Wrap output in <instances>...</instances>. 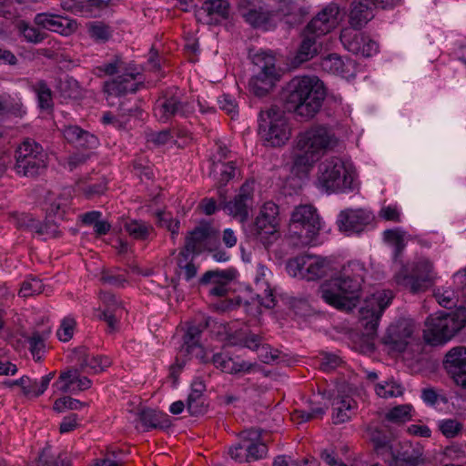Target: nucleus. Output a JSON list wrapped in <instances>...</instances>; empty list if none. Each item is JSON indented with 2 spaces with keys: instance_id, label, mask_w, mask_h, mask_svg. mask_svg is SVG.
<instances>
[{
  "instance_id": "nucleus-31",
  "label": "nucleus",
  "mask_w": 466,
  "mask_h": 466,
  "mask_svg": "<svg viewBox=\"0 0 466 466\" xmlns=\"http://www.w3.org/2000/svg\"><path fill=\"white\" fill-rule=\"evenodd\" d=\"M270 276L269 269L264 265L258 264L255 275V286L257 290V298L258 302L268 308L275 306V299L271 289H269L268 277Z\"/></svg>"
},
{
  "instance_id": "nucleus-51",
  "label": "nucleus",
  "mask_w": 466,
  "mask_h": 466,
  "mask_svg": "<svg viewBox=\"0 0 466 466\" xmlns=\"http://www.w3.org/2000/svg\"><path fill=\"white\" fill-rule=\"evenodd\" d=\"M70 461L65 455L56 458L49 448L44 449L39 455L37 466H69Z\"/></svg>"
},
{
  "instance_id": "nucleus-16",
  "label": "nucleus",
  "mask_w": 466,
  "mask_h": 466,
  "mask_svg": "<svg viewBox=\"0 0 466 466\" xmlns=\"http://www.w3.org/2000/svg\"><path fill=\"white\" fill-rule=\"evenodd\" d=\"M254 198V183L253 181H246L239 188L235 198L226 202L223 208L227 213L244 224L248 221L249 211L252 208Z\"/></svg>"
},
{
  "instance_id": "nucleus-3",
  "label": "nucleus",
  "mask_w": 466,
  "mask_h": 466,
  "mask_svg": "<svg viewBox=\"0 0 466 466\" xmlns=\"http://www.w3.org/2000/svg\"><path fill=\"white\" fill-rule=\"evenodd\" d=\"M287 104L298 116L312 118L320 109L326 96L323 83L315 76L292 78L287 86Z\"/></svg>"
},
{
  "instance_id": "nucleus-34",
  "label": "nucleus",
  "mask_w": 466,
  "mask_h": 466,
  "mask_svg": "<svg viewBox=\"0 0 466 466\" xmlns=\"http://www.w3.org/2000/svg\"><path fill=\"white\" fill-rule=\"evenodd\" d=\"M237 167L233 161L222 162L218 160L213 163L212 175L218 185V193L219 198L223 200L226 199L227 192L223 187L232 179L236 175Z\"/></svg>"
},
{
  "instance_id": "nucleus-5",
  "label": "nucleus",
  "mask_w": 466,
  "mask_h": 466,
  "mask_svg": "<svg viewBox=\"0 0 466 466\" xmlns=\"http://www.w3.org/2000/svg\"><path fill=\"white\" fill-rule=\"evenodd\" d=\"M324 228V221L318 209L310 204L296 206L290 213L288 225L289 238L303 246L318 244L319 235Z\"/></svg>"
},
{
  "instance_id": "nucleus-20",
  "label": "nucleus",
  "mask_w": 466,
  "mask_h": 466,
  "mask_svg": "<svg viewBox=\"0 0 466 466\" xmlns=\"http://www.w3.org/2000/svg\"><path fill=\"white\" fill-rule=\"evenodd\" d=\"M342 18L339 6L329 4L309 23L307 32L317 37L327 35L339 25Z\"/></svg>"
},
{
  "instance_id": "nucleus-24",
  "label": "nucleus",
  "mask_w": 466,
  "mask_h": 466,
  "mask_svg": "<svg viewBox=\"0 0 466 466\" xmlns=\"http://www.w3.org/2000/svg\"><path fill=\"white\" fill-rule=\"evenodd\" d=\"M91 380L82 376L77 370H68L60 373L53 384L55 391L76 394L91 387Z\"/></svg>"
},
{
  "instance_id": "nucleus-23",
  "label": "nucleus",
  "mask_w": 466,
  "mask_h": 466,
  "mask_svg": "<svg viewBox=\"0 0 466 466\" xmlns=\"http://www.w3.org/2000/svg\"><path fill=\"white\" fill-rule=\"evenodd\" d=\"M444 366L455 383L466 389V348L461 346L450 350Z\"/></svg>"
},
{
  "instance_id": "nucleus-43",
  "label": "nucleus",
  "mask_w": 466,
  "mask_h": 466,
  "mask_svg": "<svg viewBox=\"0 0 466 466\" xmlns=\"http://www.w3.org/2000/svg\"><path fill=\"white\" fill-rule=\"evenodd\" d=\"M127 233L136 240H146L153 231V227L142 220H127L123 225Z\"/></svg>"
},
{
  "instance_id": "nucleus-13",
  "label": "nucleus",
  "mask_w": 466,
  "mask_h": 466,
  "mask_svg": "<svg viewBox=\"0 0 466 466\" xmlns=\"http://www.w3.org/2000/svg\"><path fill=\"white\" fill-rule=\"evenodd\" d=\"M286 268L294 278L315 280L328 275L330 262L324 258L304 254L289 259Z\"/></svg>"
},
{
  "instance_id": "nucleus-47",
  "label": "nucleus",
  "mask_w": 466,
  "mask_h": 466,
  "mask_svg": "<svg viewBox=\"0 0 466 466\" xmlns=\"http://www.w3.org/2000/svg\"><path fill=\"white\" fill-rule=\"evenodd\" d=\"M47 334H41L39 332H34L28 337L27 341L29 344V350L35 361L42 360L46 350V339Z\"/></svg>"
},
{
  "instance_id": "nucleus-46",
  "label": "nucleus",
  "mask_w": 466,
  "mask_h": 466,
  "mask_svg": "<svg viewBox=\"0 0 466 466\" xmlns=\"http://www.w3.org/2000/svg\"><path fill=\"white\" fill-rule=\"evenodd\" d=\"M55 377V372L52 371L43 376L40 380H33L28 378V384L25 386V395L31 397H38L42 395L49 386L50 381Z\"/></svg>"
},
{
  "instance_id": "nucleus-6",
  "label": "nucleus",
  "mask_w": 466,
  "mask_h": 466,
  "mask_svg": "<svg viewBox=\"0 0 466 466\" xmlns=\"http://www.w3.org/2000/svg\"><path fill=\"white\" fill-rule=\"evenodd\" d=\"M466 324V309L441 311L429 316L425 321L423 339L430 345H441L449 341Z\"/></svg>"
},
{
  "instance_id": "nucleus-7",
  "label": "nucleus",
  "mask_w": 466,
  "mask_h": 466,
  "mask_svg": "<svg viewBox=\"0 0 466 466\" xmlns=\"http://www.w3.org/2000/svg\"><path fill=\"white\" fill-rule=\"evenodd\" d=\"M252 76L248 89L256 96L268 94L280 80L282 70L276 65V58L270 52L258 51L252 56Z\"/></svg>"
},
{
  "instance_id": "nucleus-28",
  "label": "nucleus",
  "mask_w": 466,
  "mask_h": 466,
  "mask_svg": "<svg viewBox=\"0 0 466 466\" xmlns=\"http://www.w3.org/2000/svg\"><path fill=\"white\" fill-rule=\"evenodd\" d=\"M332 419L334 423H343L349 420L357 410V402L346 393L343 388L338 390V393L332 399Z\"/></svg>"
},
{
  "instance_id": "nucleus-50",
  "label": "nucleus",
  "mask_w": 466,
  "mask_h": 466,
  "mask_svg": "<svg viewBox=\"0 0 466 466\" xmlns=\"http://www.w3.org/2000/svg\"><path fill=\"white\" fill-rule=\"evenodd\" d=\"M297 0H266L264 5L270 7V10L277 14V19L288 15L296 5Z\"/></svg>"
},
{
  "instance_id": "nucleus-58",
  "label": "nucleus",
  "mask_w": 466,
  "mask_h": 466,
  "mask_svg": "<svg viewBox=\"0 0 466 466\" xmlns=\"http://www.w3.org/2000/svg\"><path fill=\"white\" fill-rule=\"evenodd\" d=\"M246 440L244 436V431L240 433L239 441L238 443L232 445L228 450V454L237 462H248V449L244 448V441Z\"/></svg>"
},
{
  "instance_id": "nucleus-54",
  "label": "nucleus",
  "mask_w": 466,
  "mask_h": 466,
  "mask_svg": "<svg viewBox=\"0 0 466 466\" xmlns=\"http://www.w3.org/2000/svg\"><path fill=\"white\" fill-rule=\"evenodd\" d=\"M76 321L71 316L65 317L56 331V336L60 341H69L74 335Z\"/></svg>"
},
{
  "instance_id": "nucleus-57",
  "label": "nucleus",
  "mask_w": 466,
  "mask_h": 466,
  "mask_svg": "<svg viewBox=\"0 0 466 466\" xmlns=\"http://www.w3.org/2000/svg\"><path fill=\"white\" fill-rule=\"evenodd\" d=\"M326 412V409L320 406L310 409L309 411L296 410L292 415L291 419L297 423L309 421L313 419L321 418Z\"/></svg>"
},
{
  "instance_id": "nucleus-29",
  "label": "nucleus",
  "mask_w": 466,
  "mask_h": 466,
  "mask_svg": "<svg viewBox=\"0 0 466 466\" xmlns=\"http://www.w3.org/2000/svg\"><path fill=\"white\" fill-rule=\"evenodd\" d=\"M132 422L136 428L148 431L150 429H165L171 425L169 416L167 413L154 410H139L134 414Z\"/></svg>"
},
{
  "instance_id": "nucleus-30",
  "label": "nucleus",
  "mask_w": 466,
  "mask_h": 466,
  "mask_svg": "<svg viewBox=\"0 0 466 466\" xmlns=\"http://www.w3.org/2000/svg\"><path fill=\"white\" fill-rule=\"evenodd\" d=\"M236 273L235 269L207 271L200 279V282L208 284L214 280L213 286L208 290L209 294L224 297L228 292L227 284L236 278Z\"/></svg>"
},
{
  "instance_id": "nucleus-22",
  "label": "nucleus",
  "mask_w": 466,
  "mask_h": 466,
  "mask_svg": "<svg viewBox=\"0 0 466 466\" xmlns=\"http://www.w3.org/2000/svg\"><path fill=\"white\" fill-rule=\"evenodd\" d=\"M372 214L364 208L342 210L337 219L340 231L347 235L360 233L364 230L372 220Z\"/></svg>"
},
{
  "instance_id": "nucleus-63",
  "label": "nucleus",
  "mask_w": 466,
  "mask_h": 466,
  "mask_svg": "<svg viewBox=\"0 0 466 466\" xmlns=\"http://www.w3.org/2000/svg\"><path fill=\"white\" fill-rule=\"evenodd\" d=\"M84 404L80 402L78 400L73 399L71 397L66 396L60 399H57L54 403V410L57 412H63L66 410H80Z\"/></svg>"
},
{
  "instance_id": "nucleus-44",
  "label": "nucleus",
  "mask_w": 466,
  "mask_h": 466,
  "mask_svg": "<svg viewBox=\"0 0 466 466\" xmlns=\"http://www.w3.org/2000/svg\"><path fill=\"white\" fill-rule=\"evenodd\" d=\"M374 390L380 398H397L403 394L404 388L394 379H389L377 383Z\"/></svg>"
},
{
  "instance_id": "nucleus-17",
  "label": "nucleus",
  "mask_w": 466,
  "mask_h": 466,
  "mask_svg": "<svg viewBox=\"0 0 466 466\" xmlns=\"http://www.w3.org/2000/svg\"><path fill=\"white\" fill-rule=\"evenodd\" d=\"M400 0H355L350 15L351 29L357 31L374 16L377 7L387 8L397 5Z\"/></svg>"
},
{
  "instance_id": "nucleus-55",
  "label": "nucleus",
  "mask_w": 466,
  "mask_h": 466,
  "mask_svg": "<svg viewBox=\"0 0 466 466\" xmlns=\"http://www.w3.org/2000/svg\"><path fill=\"white\" fill-rule=\"evenodd\" d=\"M44 291V285L40 279L36 278H28L25 279L19 289V295L26 298L40 294Z\"/></svg>"
},
{
  "instance_id": "nucleus-25",
  "label": "nucleus",
  "mask_w": 466,
  "mask_h": 466,
  "mask_svg": "<svg viewBox=\"0 0 466 466\" xmlns=\"http://www.w3.org/2000/svg\"><path fill=\"white\" fill-rule=\"evenodd\" d=\"M228 13V0H205L197 9L196 17L202 24L211 25L227 18Z\"/></svg>"
},
{
  "instance_id": "nucleus-38",
  "label": "nucleus",
  "mask_w": 466,
  "mask_h": 466,
  "mask_svg": "<svg viewBox=\"0 0 466 466\" xmlns=\"http://www.w3.org/2000/svg\"><path fill=\"white\" fill-rule=\"evenodd\" d=\"M77 354L81 368L87 371L101 372L111 365L108 357L90 354L85 349H79Z\"/></svg>"
},
{
  "instance_id": "nucleus-41",
  "label": "nucleus",
  "mask_w": 466,
  "mask_h": 466,
  "mask_svg": "<svg viewBox=\"0 0 466 466\" xmlns=\"http://www.w3.org/2000/svg\"><path fill=\"white\" fill-rule=\"evenodd\" d=\"M385 241L393 247L394 258L397 259L410 239L408 233L401 228L387 229L383 232Z\"/></svg>"
},
{
  "instance_id": "nucleus-8",
  "label": "nucleus",
  "mask_w": 466,
  "mask_h": 466,
  "mask_svg": "<svg viewBox=\"0 0 466 466\" xmlns=\"http://www.w3.org/2000/svg\"><path fill=\"white\" fill-rule=\"evenodd\" d=\"M96 70L101 76L117 75L116 78L105 83L104 89L108 96H120L136 92L140 84L139 71L131 66H126L118 57L97 66Z\"/></svg>"
},
{
  "instance_id": "nucleus-35",
  "label": "nucleus",
  "mask_w": 466,
  "mask_h": 466,
  "mask_svg": "<svg viewBox=\"0 0 466 466\" xmlns=\"http://www.w3.org/2000/svg\"><path fill=\"white\" fill-rule=\"evenodd\" d=\"M212 362L216 368L228 374H237L239 372H249L254 364L241 360L237 361L231 357L224 353H217L213 355Z\"/></svg>"
},
{
  "instance_id": "nucleus-36",
  "label": "nucleus",
  "mask_w": 466,
  "mask_h": 466,
  "mask_svg": "<svg viewBox=\"0 0 466 466\" xmlns=\"http://www.w3.org/2000/svg\"><path fill=\"white\" fill-rule=\"evenodd\" d=\"M201 331L197 326H189L184 336L183 344L179 350L180 356L202 358V348L199 343Z\"/></svg>"
},
{
  "instance_id": "nucleus-42",
  "label": "nucleus",
  "mask_w": 466,
  "mask_h": 466,
  "mask_svg": "<svg viewBox=\"0 0 466 466\" xmlns=\"http://www.w3.org/2000/svg\"><path fill=\"white\" fill-rule=\"evenodd\" d=\"M318 38L319 37L316 35L309 34L306 31V36L303 39L296 56V60L299 63L306 62L318 54L321 46L320 43L318 42Z\"/></svg>"
},
{
  "instance_id": "nucleus-33",
  "label": "nucleus",
  "mask_w": 466,
  "mask_h": 466,
  "mask_svg": "<svg viewBox=\"0 0 466 466\" xmlns=\"http://www.w3.org/2000/svg\"><path fill=\"white\" fill-rule=\"evenodd\" d=\"M62 133L67 142L78 147L93 148L98 145L96 137L78 126H64Z\"/></svg>"
},
{
  "instance_id": "nucleus-1",
  "label": "nucleus",
  "mask_w": 466,
  "mask_h": 466,
  "mask_svg": "<svg viewBox=\"0 0 466 466\" xmlns=\"http://www.w3.org/2000/svg\"><path fill=\"white\" fill-rule=\"evenodd\" d=\"M338 144L339 138L329 126L317 124L300 131L291 147V171L299 177L307 176Z\"/></svg>"
},
{
  "instance_id": "nucleus-11",
  "label": "nucleus",
  "mask_w": 466,
  "mask_h": 466,
  "mask_svg": "<svg viewBox=\"0 0 466 466\" xmlns=\"http://www.w3.org/2000/svg\"><path fill=\"white\" fill-rule=\"evenodd\" d=\"M15 170L23 177H35L46 167V153L33 139H25L15 152Z\"/></svg>"
},
{
  "instance_id": "nucleus-56",
  "label": "nucleus",
  "mask_w": 466,
  "mask_h": 466,
  "mask_svg": "<svg viewBox=\"0 0 466 466\" xmlns=\"http://www.w3.org/2000/svg\"><path fill=\"white\" fill-rule=\"evenodd\" d=\"M187 409L193 416H198L205 411L204 400L200 397L199 390H191L187 397Z\"/></svg>"
},
{
  "instance_id": "nucleus-18",
  "label": "nucleus",
  "mask_w": 466,
  "mask_h": 466,
  "mask_svg": "<svg viewBox=\"0 0 466 466\" xmlns=\"http://www.w3.org/2000/svg\"><path fill=\"white\" fill-rule=\"evenodd\" d=\"M415 325L412 320L400 319L391 324L383 337V343L393 351L402 352L412 339Z\"/></svg>"
},
{
  "instance_id": "nucleus-37",
  "label": "nucleus",
  "mask_w": 466,
  "mask_h": 466,
  "mask_svg": "<svg viewBox=\"0 0 466 466\" xmlns=\"http://www.w3.org/2000/svg\"><path fill=\"white\" fill-rule=\"evenodd\" d=\"M244 448L248 449V461H255L263 459L268 452L267 446L260 441V433L256 430L244 431Z\"/></svg>"
},
{
  "instance_id": "nucleus-2",
  "label": "nucleus",
  "mask_w": 466,
  "mask_h": 466,
  "mask_svg": "<svg viewBox=\"0 0 466 466\" xmlns=\"http://www.w3.org/2000/svg\"><path fill=\"white\" fill-rule=\"evenodd\" d=\"M365 274L366 269L362 263L349 262L320 286L321 298L338 309L351 310L360 298Z\"/></svg>"
},
{
  "instance_id": "nucleus-14",
  "label": "nucleus",
  "mask_w": 466,
  "mask_h": 466,
  "mask_svg": "<svg viewBox=\"0 0 466 466\" xmlns=\"http://www.w3.org/2000/svg\"><path fill=\"white\" fill-rule=\"evenodd\" d=\"M436 278L432 263L425 258H419L410 275L397 277L398 283L408 288L412 293L426 290Z\"/></svg>"
},
{
  "instance_id": "nucleus-40",
  "label": "nucleus",
  "mask_w": 466,
  "mask_h": 466,
  "mask_svg": "<svg viewBox=\"0 0 466 466\" xmlns=\"http://www.w3.org/2000/svg\"><path fill=\"white\" fill-rule=\"evenodd\" d=\"M376 450L379 453L381 454H383V450L389 451L390 454V459L385 458V460L390 463V466H418L420 463L418 457L409 455L407 452L395 453L393 451L392 446L389 445L387 442L378 441L376 443Z\"/></svg>"
},
{
  "instance_id": "nucleus-9",
  "label": "nucleus",
  "mask_w": 466,
  "mask_h": 466,
  "mask_svg": "<svg viewBox=\"0 0 466 466\" xmlns=\"http://www.w3.org/2000/svg\"><path fill=\"white\" fill-rule=\"evenodd\" d=\"M258 134L267 146L280 147L290 139L292 127L284 111L270 107L259 114Z\"/></svg>"
},
{
  "instance_id": "nucleus-12",
  "label": "nucleus",
  "mask_w": 466,
  "mask_h": 466,
  "mask_svg": "<svg viewBox=\"0 0 466 466\" xmlns=\"http://www.w3.org/2000/svg\"><path fill=\"white\" fill-rule=\"evenodd\" d=\"M394 294L390 289H378L369 295L360 309V322L367 336L376 334L384 310L391 304Z\"/></svg>"
},
{
  "instance_id": "nucleus-39",
  "label": "nucleus",
  "mask_w": 466,
  "mask_h": 466,
  "mask_svg": "<svg viewBox=\"0 0 466 466\" xmlns=\"http://www.w3.org/2000/svg\"><path fill=\"white\" fill-rule=\"evenodd\" d=\"M210 237V228L208 227H199L189 233L186 238V250L184 252L200 253L208 244Z\"/></svg>"
},
{
  "instance_id": "nucleus-10",
  "label": "nucleus",
  "mask_w": 466,
  "mask_h": 466,
  "mask_svg": "<svg viewBox=\"0 0 466 466\" xmlns=\"http://www.w3.org/2000/svg\"><path fill=\"white\" fill-rule=\"evenodd\" d=\"M279 220L278 205L268 201L260 207L254 220L247 226V234L263 245H268L279 236Z\"/></svg>"
},
{
  "instance_id": "nucleus-59",
  "label": "nucleus",
  "mask_w": 466,
  "mask_h": 466,
  "mask_svg": "<svg viewBox=\"0 0 466 466\" xmlns=\"http://www.w3.org/2000/svg\"><path fill=\"white\" fill-rule=\"evenodd\" d=\"M157 217L158 226L170 231L173 238L178 234L179 221L174 219L170 214L158 211L157 212Z\"/></svg>"
},
{
  "instance_id": "nucleus-15",
  "label": "nucleus",
  "mask_w": 466,
  "mask_h": 466,
  "mask_svg": "<svg viewBox=\"0 0 466 466\" xmlns=\"http://www.w3.org/2000/svg\"><path fill=\"white\" fill-rule=\"evenodd\" d=\"M261 0H239L238 11L244 20L253 27L269 29L277 24V14L265 10Z\"/></svg>"
},
{
  "instance_id": "nucleus-45",
  "label": "nucleus",
  "mask_w": 466,
  "mask_h": 466,
  "mask_svg": "<svg viewBox=\"0 0 466 466\" xmlns=\"http://www.w3.org/2000/svg\"><path fill=\"white\" fill-rule=\"evenodd\" d=\"M22 226L35 231L39 236H46V238L56 237L57 234V227L55 223H41L35 220L34 218L25 216Z\"/></svg>"
},
{
  "instance_id": "nucleus-53",
  "label": "nucleus",
  "mask_w": 466,
  "mask_h": 466,
  "mask_svg": "<svg viewBox=\"0 0 466 466\" xmlns=\"http://www.w3.org/2000/svg\"><path fill=\"white\" fill-rule=\"evenodd\" d=\"M38 103L41 108L49 109L53 106L52 92L44 81H37L34 85Z\"/></svg>"
},
{
  "instance_id": "nucleus-64",
  "label": "nucleus",
  "mask_w": 466,
  "mask_h": 466,
  "mask_svg": "<svg viewBox=\"0 0 466 466\" xmlns=\"http://www.w3.org/2000/svg\"><path fill=\"white\" fill-rule=\"evenodd\" d=\"M453 289L461 299H466V268L454 274Z\"/></svg>"
},
{
  "instance_id": "nucleus-27",
  "label": "nucleus",
  "mask_w": 466,
  "mask_h": 466,
  "mask_svg": "<svg viewBox=\"0 0 466 466\" xmlns=\"http://www.w3.org/2000/svg\"><path fill=\"white\" fill-rule=\"evenodd\" d=\"M100 301L102 307L97 309V318L105 320L110 331L116 329L118 319L121 317L123 308L121 302L117 300L115 295L109 292H102L100 294Z\"/></svg>"
},
{
  "instance_id": "nucleus-61",
  "label": "nucleus",
  "mask_w": 466,
  "mask_h": 466,
  "mask_svg": "<svg viewBox=\"0 0 466 466\" xmlns=\"http://www.w3.org/2000/svg\"><path fill=\"white\" fill-rule=\"evenodd\" d=\"M435 298L438 303L444 308L451 307L455 304V301H458L461 299L453 289H446L442 290L438 289L435 292Z\"/></svg>"
},
{
  "instance_id": "nucleus-21",
  "label": "nucleus",
  "mask_w": 466,
  "mask_h": 466,
  "mask_svg": "<svg viewBox=\"0 0 466 466\" xmlns=\"http://www.w3.org/2000/svg\"><path fill=\"white\" fill-rule=\"evenodd\" d=\"M340 41L350 52L362 56H372L379 51L377 42L351 28L341 30Z\"/></svg>"
},
{
  "instance_id": "nucleus-48",
  "label": "nucleus",
  "mask_w": 466,
  "mask_h": 466,
  "mask_svg": "<svg viewBox=\"0 0 466 466\" xmlns=\"http://www.w3.org/2000/svg\"><path fill=\"white\" fill-rule=\"evenodd\" d=\"M187 253L182 251L177 261V275L187 281L193 279L198 272V268L192 261H187Z\"/></svg>"
},
{
  "instance_id": "nucleus-49",
  "label": "nucleus",
  "mask_w": 466,
  "mask_h": 466,
  "mask_svg": "<svg viewBox=\"0 0 466 466\" xmlns=\"http://www.w3.org/2000/svg\"><path fill=\"white\" fill-rule=\"evenodd\" d=\"M412 406L410 404L398 405L390 410L386 419L391 422L403 423L411 418Z\"/></svg>"
},
{
  "instance_id": "nucleus-4",
  "label": "nucleus",
  "mask_w": 466,
  "mask_h": 466,
  "mask_svg": "<svg viewBox=\"0 0 466 466\" xmlns=\"http://www.w3.org/2000/svg\"><path fill=\"white\" fill-rule=\"evenodd\" d=\"M356 168L350 160L332 157L318 167L317 186L328 194H348L359 187Z\"/></svg>"
},
{
  "instance_id": "nucleus-32",
  "label": "nucleus",
  "mask_w": 466,
  "mask_h": 466,
  "mask_svg": "<svg viewBox=\"0 0 466 466\" xmlns=\"http://www.w3.org/2000/svg\"><path fill=\"white\" fill-rule=\"evenodd\" d=\"M322 70L343 78H350L355 75V65L350 59L343 60L337 54H329L320 62Z\"/></svg>"
},
{
  "instance_id": "nucleus-19",
  "label": "nucleus",
  "mask_w": 466,
  "mask_h": 466,
  "mask_svg": "<svg viewBox=\"0 0 466 466\" xmlns=\"http://www.w3.org/2000/svg\"><path fill=\"white\" fill-rule=\"evenodd\" d=\"M192 110L193 106L185 102L181 92L177 90L170 96L163 97L157 101L154 114L159 121L167 122L177 115L187 116Z\"/></svg>"
},
{
  "instance_id": "nucleus-62",
  "label": "nucleus",
  "mask_w": 466,
  "mask_h": 466,
  "mask_svg": "<svg viewBox=\"0 0 466 466\" xmlns=\"http://www.w3.org/2000/svg\"><path fill=\"white\" fill-rule=\"evenodd\" d=\"M58 89L65 98L76 97L78 95V83L72 77L60 80Z\"/></svg>"
},
{
  "instance_id": "nucleus-52",
  "label": "nucleus",
  "mask_w": 466,
  "mask_h": 466,
  "mask_svg": "<svg viewBox=\"0 0 466 466\" xmlns=\"http://www.w3.org/2000/svg\"><path fill=\"white\" fill-rule=\"evenodd\" d=\"M86 27L88 35L96 42H105L111 36L109 27L101 22H90Z\"/></svg>"
},
{
  "instance_id": "nucleus-60",
  "label": "nucleus",
  "mask_w": 466,
  "mask_h": 466,
  "mask_svg": "<svg viewBox=\"0 0 466 466\" xmlns=\"http://www.w3.org/2000/svg\"><path fill=\"white\" fill-rule=\"evenodd\" d=\"M20 33L24 38L30 43L37 44L43 41L44 34H42L37 28L32 26L25 22H20L18 25Z\"/></svg>"
},
{
  "instance_id": "nucleus-26",
  "label": "nucleus",
  "mask_w": 466,
  "mask_h": 466,
  "mask_svg": "<svg viewBox=\"0 0 466 466\" xmlns=\"http://www.w3.org/2000/svg\"><path fill=\"white\" fill-rule=\"evenodd\" d=\"M34 22L44 29L64 35H69L76 29V23L75 21L52 13L37 14L34 18Z\"/></svg>"
}]
</instances>
